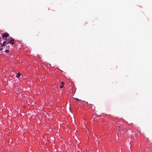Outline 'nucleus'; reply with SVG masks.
Returning a JSON list of instances; mask_svg holds the SVG:
<instances>
[{
	"label": "nucleus",
	"instance_id": "nucleus-1",
	"mask_svg": "<svg viewBox=\"0 0 152 152\" xmlns=\"http://www.w3.org/2000/svg\"><path fill=\"white\" fill-rule=\"evenodd\" d=\"M9 36V34L8 33H4L2 35V37L4 38V37L7 38Z\"/></svg>",
	"mask_w": 152,
	"mask_h": 152
},
{
	"label": "nucleus",
	"instance_id": "nucleus-2",
	"mask_svg": "<svg viewBox=\"0 0 152 152\" xmlns=\"http://www.w3.org/2000/svg\"><path fill=\"white\" fill-rule=\"evenodd\" d=\"M14 41L15 39H12L9 41V43L10 44L13 45L14 44Z\"/></svg>",
	"mask_w": 152,
	"mask_h": 152
},
{
	"label": "nucleus",
	"instance_id": "nucleus-3",
	"mask_svg": "<svg viewBox=\"0 0 152 152\" xmlns=\"http://www.w3.org/2000/svg\"><path fill=\"white\" fill-rule=\"evenodd\" d=\"M74 99L76 101H77L79 103H81V102H82L81 100L79 99H78V98H74Z\"/></svg>",
	"mask_w": 152,
	"mask_h": 152
},
{
	"label": "nucleus",
	"instance_id": "nucleus-4",
	"mask_svg": "<svg viewBox=\"0 0 152 152\" xmlns=\"http://www.w3.org/2000/svg\"><path fill=\"white\" fill-rule=\"evenodd\" d=\"M20 75L21 74L20 73H18L17 75H16V77L17 78H18L20 76Z\"/></svg>",
	"mask_w": 152,
	"mask_h": 152
},
{
	"label": "nucleus",
	"instance_id": "nucleus-5",
	"mask_svg": "<svg viewBox=\"0 0 152 152\" xmlns=\"http://www.w3.org/2000/svg\"><path fill=\"white\" fill-rule=\"evenodd\" d=\"M7 39H6V40L4 41L3 42V43H4L5 44H6V43H7Z\"/></svg>",
	"mask_w": 152,
	"mask_h": 152
},
{
	"label": "nucleus",
	"instance_id": "nucleus-6",
	"mask_svg": "<svg viewBox=\"0 0 152 152\" xmlns=\"http://www.w3.org/2000/svg\"><path fill=\"white\" fill-rule=\"evenodd\" d=\"M5 45V44L3 42L2 44L1 45V46L2 47L4 46Z\"/></svg>",
	"mask_w": 152,
	"mask_h": 152
},
{
	"label": "nucleus",
	"instance_id": "nucleus-7",
	"mask_svg": "<svg viewBox=\"0 0 152 152\" xmlns=\"http://www.w3.org/2000/svg\"><path fill=\"white\" fill-rule=\"evenodd\" d=\"M9 51H10L9 50H6L5 52L6 53H9Z\"/></svg>",
	"mask_w": 152,
	"mask_h": 152
},
{
	"label": "nucleus",
	"instance_id": "nucleus-8",
	"mask_svg": "<svg viewBox=\"0 0 152 152\" xmlns=\"http://www.w3.org/2000/svg\"><path fill=\"white\" fill-rule=\"evenodd\" d=\"M63 87H64V85H62V86H60V88H62Z\"/></svg>",
	"mask_w": 152,
	"mask_h": 152
},
{
	"label": "nucleus",
	"instance_id": "nucleus-9",
	"mask_svg": "<svg viewBox=\"0 0 152 152\" xmlns=\"http://www.w3.org/2000/svg\"><path fill=\"white\" fill-rule=\"evenodd\" d=\"M3 50V48H0V51H2Z\"/></svg>",
	"mask_w": 152,
	"mask_h": 152
},
{
	"label": "nucleus",
	"instance_id": "nucleus-10",
	"mask_svg": "<svg viewBox=\"0 0 152 152\" xmlns=\"http://www.w3.org/2000/svg\"><path fill=\"white\" fill-rule=\"evenodd\" d=\"M61 83L63 85H64V82H61Z\"/></svg>",
	"mask_w": 152,
	"mask_h": 152
},
{
	"label": "nucleus",
	"instance_id": "nucleus-11",
	"mask_svg": "<svg viewBox=\"0 0 152 152\" xmlns=\"http://www.w3.org/2000/svg\"><path fill=\"white\" fill-rule=\"evenodd\" d=\"M9 43L8 42H7V43H6V44H7V45H8L9 44Z\"/></svg>",
	"mask_w": 152,
	"mask_h": 152
},
{
	"label": "nucleus",
	"instance_id": "nucleus-12",
	"mask_svg": "<svg viewBox=\"0 0 152 152\" xmlns=\"http://www.w3.org/2000/svg\"><path fill=\"white\" fill-rule=\"evenodd\" d=\"M1 38V37H0V39Z\"/></svg>",
	"mask_w": 152,
	"mask_h": 152
}]
</instances>
